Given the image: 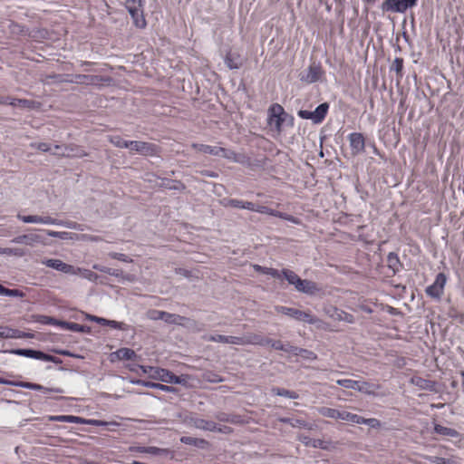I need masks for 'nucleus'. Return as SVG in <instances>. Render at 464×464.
<instances>
[{"mask_svg":"<svg viewBox=\"0 0 464 464\" xmlns=\"http://www.w3.org/2000/svg\"><path fill=\"white\" fill-rule=\"evenodd\" d=\"M286 121L292 126L294 118L286 113L280 104H272L268 109V124L274 127L277 132H281L283 124Z\"/></svg>","mask_w":464,"mask_h":464,"instance_id":"1","label":"nucleus"},{"mask_svg":"<svg viewBox=\"0 0 464 464\" xmlns=\"http://www.w3.org/2000/svg\"><path fill=\"white\" fill-rule=\"evenodd\" d=\"M146 0H126L125 7L128 10L133 24L138 28H145L147 25L144 17V5Z\"/></svg>","mask_w":464,"mask_h":464,"instance_id":"2","label":"nucleus"},{"mask_svg":"<svg viewBox=\"0 0 464 464\" xmlns=\"http://www.w3.org/2000/svg\"><path fill=\"white\" fill-rule=\"evenodd\" d=\"M418 0H383L381 9L386 13L404 14L417 5Z\"/></svg>","mask_w":464,"mask_h":464,"instance_id":"3","label":"nucleus"},{"mask_svg":"<svg viewBox=\"0 0 464 464\" xmlns=\"http://www.w3.org/2000/svg\"><path fill=\"white\" fill-rule=\"evenodd\" d=\"M52 154L65 158H82L88 155L81 146L76 144L55 145Z\"/></svg>","mask_w":464,"mask_h":464,"instance_id":"4","label":"nucleus"},{"mask_svg":"<svg viewBox=\"0 0 464 464\" xmlns=\"http://www.w3.org/2000/svg\"><path fill=\"white\" fill-rule=\"evenodd\" d=\"M10 353L44 362H52L55 364H60L63 362L59 357L33 349H14L10 351Z\"/></svg>","mask_w":464,"mask_h":464,"instance_id":"5","label":"nucleus"},{"mask_svg":"<svg viewBox=\"0 0 464 464\" xmlns=\"http://www.w3.org/2000/svg\"><path fill=\"white\" fill-rule=\"evenodd\" d=\"M221 150L222 151H220L219 157H222L232 162L238 163L248 168L260 165L258 161L254 162L251 158L245 153L236 152L235 150L223 147H221Z\"/></svg>","mask_w":464,"mask_h":464,"instance_id":"6","label":"nucleus"},{"mask_svg":"<svg viewBox=\"0 0 464 464\" xmlns=\"http://www.w3.org/2000/svg\"><path fill=\"white\" fill-rule=\"evenodd\" d=\"M276 311L277 313L292 317L297 321L304 322L310 324H314L317 322L316 318L314 317L310 313L295 308L277 305L276 306Z\"/></svg>","mask_w":464,"mask_h":464,"instance_id":"7","label":"nucleus"},{"mask_svg":"<svg viewBox=\"0 0 464 464\" xmlns=\"http://www.w3.org/2000/svg\"><path fill=\"white\" fill-rule=\"evenodd\" d=\"M447 281V276L444 273H439L436 276L434 282L426 287V295L434 300L440 301L444 294V288Z\"/></svg>","mask_w":464,"mask_h":464,"instance_id":"8","label":"nucleus"},{"mask_svg":"<svg viewBox=\"0 0 464 464\" xmlns=\"http://www.w3.org/2000/svg\"><path fill=\"white\" fill-rule=\"evenodd\" d=\"M52 421L68 422V423H93L97 426L113 425L118 426L116 422H106L102 420H86L81 417L73 415H53L49 417Z\"/></svg>","mask_w":464,"mask_h":464,"instance_id":"9","label":"nucleus"},{"mask_svg":"<svg viewBox=\"0 0 464 464\" xmlns=\"http://www.w3.org/2000/svg\"><path fill=\"white\" fill-rule=\"evenodd\" d=\"M129 150L130 152H138L143 156H153L158 152V147L155 144L140 140H130Z\"/></svg>","mask_w":464,"mask_h":464,"instance_id":"10","label":"nucleus"},{"mask_svg":"<svg viewBox=\"0 0 464 464\" xmlns=\"http://www.w3.org/2000/svg\"><path fill=\"white\" fill-rule=\"evenodd\" d=\"M70 82L78 84L101 86L103 82L110 83L111 82V78L99 75L76 74Z\"/></svg>","mask_w":464,"mask_h":464,"instance_id":"11","label":"nucleus"},{"mask_svg":"<svg viewBox=\"0 0 464 464\" xmlns=\"http://www.w3.org/2000/svg\"><path fill=\"white\" fill-rule=\"evenodd\" d=\"M42 264L64 274L76 275L82 271L81 268H75L73 266L66 264L60 259H44Z\"/></svg>","mask_w":464,"mask_h":464,"instance_id":"12","label":"nucleus"},{"mask_svg":"<svg viewBox=\"0 0 464 464\" xmlns=\"http://www.w3.org/2000/svg\"><path fill=\"white\" fill-rule=\"evenodd\" d=\"M17 218L24 223L30 224H44V225H62L63 220L53 218L50 216H37V215H17Z\"/></svg>","mask_w":464,"mask_h":464,"instance_id":"13","label":"nucleus"},{"mask_svg":"<svg viewBox=\"0 0 464 464\" xmlns=\"http://www.w3.org/2000/svg\"><path fill=\"white\" fill-rule=\"evenodd\" d=\"M272 348L275 350L283 351V352L292 353L295 355H303L306 358H310L314 354L313 352H311V351H308L304 348H299V347L291 345L289 343H284L279 340H276L275 342H273Z\"/></svg>","mask_w":464,"mask_h":464,"instance_id":"14","label":"nucleus"},{"mask_svg":"<svg viewBox=\"0 0 464 464\" xmlns=\"http://www.w3.org/2000/svg\"><path fill=\"white\" fill-rule=\"evenodd\" d=\"M324 72L319 63H313L306 71L300 74V80L306 83H314L320 80Z\"/></svg>","mask_w":464,"mask_h":464,"instance_id":"15","label":"nucleus"},{"mask_svg":"<svg viewBox=\"0 0 464 464\" xmlns=\"http://www.w3.org/2000/svg\"><path fill=\"white\" fill-rule=\"evenodd\" d=\"M49 321L55 325L61 326L63 329L69 330L75 333H91V327L84 324H80L73 322L58 321L53 318H49Z\"/></svg>","mask_w":464,"mask_h":464,"instance_id":"16","label":"nucleus"},{"mask_svg":"<svg viewBox=\"0 0 464 464\" xmlns=\"http://www.w3.org/2000/svg\"><path fill=\"white\" fill-rule=\"evenodd\" d=\"M348 140L353 154L357 155L364 151L365 140L362 133L353 132L349 134Z\"/></svg>","mask_w":464,"mask_h":464,"instance_id":"17","label":"nucleus"},{"mask_svg":"<svg viewBox=\"0 0 464 464\" xmlns=\"http://www.w3.org/2000/svg\"><path fill=\"white\" fill-rule=\"evenodd\" d=\"M44 241V238L42 236L34 233L21 235L12 239L13 243L24 244L30 246H33L37 243H43Z\"/></svg>","mask_w":464,"mask_h":464,"instance_id":"18","label":"nucleus"},{"mask_svg":"<svg viewBox=\"0 0 464 464\" xmlns=\"http://www.w3.org/2000/svg\"><path fill=\"white\" fill-rule=\"evenodd\" d=\"M129 452H139V453H146L150 455H167L169 451L167 449H160L154 446H130L128 449Z\"/></svg>","mask_w":464,"mask_h":464,"instance_id":"19","label":"nucleus"},{"mask_svg":"<svg viewBox=\"0 0 464 464\" xmlns=\"http://www.w3.org/2000/svg\"><path fill=\"white\" fill-rule=\"evenodd\" d=\"M295 288L296 291L300 293H304L310 295H314L318 291V287L314 282L302 278L296 281Z\"/></svg>","mask_w":464,"mask_h":464,"instance_id":"20","label":"nucleus"},{"mask_svg":"<svg viewBox=\"0 0 464 464\" xmlns=\"http://www.w3.org/2000/svg\"><path fill=\"white\" fill-rule=\"evenodd\" d=\"M260 210V213L261 214H267V215H270V216H273V217H276V218H282V219H285V220H287L293 224H300V220L299 218L292 216V215H289L287 213H285V212H280L278 210H276V209H272L266 206H263V208L262 209H259Z\"/></svg>","mask_w":464,"mask_h":464,"instance_id":"21","label":"nucleus"},{"mask_svg":"<svg viewBox=\"0 0 464 464\" xmlns=\"http://www.w3.org/2000/svg\"><path fill=\"white\" fill-rule=\"evenodd\" d=\"M411 383L419 387L421 390L430 392L436 391V382L434 381L424 379L420 376L411 377Z\"/></svg>","mask_w":464,"mask_h":464,"instance_id":"22","label":"nucleus"},{"mask_svg":"<svg viewBox=\"0 0 464 464\" xmlns=\"http://www.w3.org/2000/svg\"><path fill=\"white\" fill-rule=\"evenodd\" d=\"M190 423L193 427L202 430L212 431L217 429V423L213 420H208L201 418H191Z\"/></svg>","mask_w":464,"mask_h":464,"instance_id":"23","label":"nucleus"},{"mask_svg":"<svg viewBox=\"0 0 464 464\" xmlns=\"http://www.w3.org/2000/svg\"><path fill=\"white\" fill-rule=\"evenodd\" d=\"M24 333L18 329H13L6 325H0V338L21 339L24 338Z\"/></svg>","mask_w":464,"mask_h":464,"instance_id":"24","label":"nucleus"},{"mask_svg":"<svg viewBox=\"0 0 464 464\" xmlns=\"http://www.w3.org/2000/svg\"><path fill=\"white\" fill-rule=\"evenodd\" d=\"M131 382L135 383V384H141L145 387L157 389V390L166 392H176V388H174L172 386L165 385L162 383H159V382H146V381H142V380L132 381Z\"/></svg>","mask_w":464,"mask_h":464,"instance_id":"25","label":"nucleus"},{"mask_svg":"<svg viewBox=\"0 0 464 464\" xmlns=\"http://www.w3.org/2000/svg\"><path fill=\"white\" fill-rule=\"evenodd\" d=\"M16 387H22L26 388L30 390H36V391H43L44 392H56V393H63V390L61 388H45L40 384L33 383V382H18L16 384Z\"/></svg>","mask_w":464,"mask_h":464,"instance_id":"26","label":"nucleus"},{"mask_svg":"<svg viewBox=\"0 0 464 464\" xmlns=\"http://www.w3.org/2000/svg\"><path fill=\"white\" fill-rule=\"evenodd\" d=\"M10 105L13 107H22L29 110H34L40 108L41 103L34 100L14 98L12 100V102H10Z\"/></svg>","mask_w":464,"mask_h":464,"instance_id":"27","label":"nucleus"},{"mask_svg":"<svg viewBox=\"0 0 464 464\" xmlns=\"http://www.w3.org/2000/svg\"><path fill=\"white\" fill-rule=\"evenodd\" d=\"M381 385L378 383L369 382H360L358 392L364 393L366 395L376 396V391L381 389Z\"/></svg>","mask_w":464,"mask_h":464,"instance_id":"28","label":"nucleus"},{"mask_svg":"<svg viewBox=\"0 0 464 464\" xmlns=\"http://www.w3.org/2000/svg\"><path fill=\"white\" fill-rule=\"evenodd\" d=\"M329 315L330 317L337 321H343L348 324L355 323V318L352 314H349L337 308H334L333 312L329 314Z\"/></svg>","mask_w":464,"mask_h":464,"instance_id":"29","label":"nucleus"},{"mask_svg":"<svg viewBox=\"0 0 464 464\" xmlns=\"http://www.w3.org/2000/svg\"><path fill=\"white\" fill-rule=\"evenodd\" d=\"M300 440L308 447H313L315 449H322V450H327L328 449V443L323 440L320 439H312L308 436H302L300 438Z\"/></svg>","mask_w":464,"mask_h":464,"instance_id":"30","label":"nucleus"},{"mask_svg":"<svg viewBox=\"0 0 464 464\" xmlns=\"http://www.w3.org/2000/svg\"><path fill=\"white\" fill-rule=\"evenodd\" d=\"M192 148L197 150L198 151H200L204 154H209L213 156H218L220 155L221 147L217 146H210L206 144H198V143H193Z\"/></svg>","mask_w":464,"mask_h":464,"instance_id":"31","label":"nucleus"},{"mask_svg":"<svg viewBox=\"0 0 464 464\" xmlns=\"http://www.w3.org/2000/svg\"><path fill=\"white\" fill-rule=\"evenodd\" d=\"M155 377L166 383H172L175 374L169 370L163 368H155L154 369Z\"/></svg>","mask_w":464,"mask_h":464,"instance_id":"32","label":"nucleus"},{"mask_svg":"<svg viewBox=\"0 0 464 464\" xmlns=\"http://www.w3.org/2000/svg\"><path fill=\"white\" fill-rule=\"evenodd\" d=\"M328 109H329V104L327 102H324V103H321L320 105H318L314 111H313V113H314V123L315 124H318V123H321L327 112H328Z\"/></svg>","mask_w":464,"mask_h":464,"instance_id":"33","label":"nucleus"},{"mask_svg":"<svg viewBox=\"0 0 464 464\" xmlns=\"http://www.w3.org/2000/svg\"><path fill=\"white\" fill-rule=\"evenodd\" d=\"M180 441L184 444L195 446L200 449H205L208 445V441L204 439H198L189 436L181 437Z\"/></svg>","mask_w":464,"mask_h":464,"instance_id":"34","label":"nucleus"},{"mask_svg":"<svg viewBox=\"0 0 464 464\" xmlns=\"http://www.w3.org/2000/svg\"><path fill=\"white\" fill-rule=\"evenodd\" d=\"M434 431L435 433L443 437L457 438L459 435V433L455 429L445 427L440 424H435Z\"/></svg>","mask_w":464,"mask_h":464,"instance_id":"35","label":"nucleus"},{"mask_svg":"<svg viewBox=\"0 0 464 464\" xmlns=\"http://www.w3.org/2000/svg\"><path fill=\"white\" fill-rule=\"evenodd\" d=\"M253 268L256 272H258V273H261L264 275H268L274 278H278V279L281 278L280 271H278L277 269H275L272 267L262 266L260 265H254Z\"/></svg>","mask_w":464,"mask_h":464,"instance_id":"36","label":"nucleus"},{"mask_svg":"<svg viewBox=\"0 0 464 464\" xmlns=\"http://www.w3.org/2000/svg\"><path fill=\"white\" fill-rule=\"evenodd\" d=\"M388 267L392 270L393 274L400 270L401 262L397 254L391 252L387 256Z\"/></svg>","mask_w":464,"mask_h":464,"instance_id":"37","label":"nucleus"},{"mask_svg":"<svg viewBox=\"0 0 464 464\" xmlns=\"http://www.w3.org/2000/svg\"><path fill=\"white\" fill-rule=\"evenodd\" d=\"M317 411L324 417L339 420L341 411L328 408V407H320L317 409Z\"/></svg>","mask_w":464,"mask_h":464,"instance_id":"38","label":"nucleus"},{"mask_svg":"<svg viewBox=\"0 0 464 464\" xmlns=\"http://www.w3.org/2000/svg\"><path fill=\"white\" fill-rule=\"evenodd\" d=\"M279 420H280V422L289 424L294 428L297 427V428L311 429L309 424L305 420H301V419L281 418Z\"/></svg>","mask_w":464,"mask_h":464,"instance_id":"39","label":"nucleus"},{"mask_svg":"<svg viewBox=\"0 0 464 464\" xmlns=\"http://www.w3.org/2000/svg\"><path fill=\"white\" fill-rule=\"evenodd\" d=\"M272 392L277 396L287 397L290 399H298L299 395L297 392L284 388L274 387Z\"/></svg>","mask_w":464,"mask_h":464,"instance_id":"40","label":"nucleus"},{"mask_svg":"<svg viewBox=\"0 0 464 464\" xmlns=\"http://www.w3.org/2000/svg\"><path fill=\"white\" fill-rule=\"evenodd\" d=\"M164 317H163V320L165 323L167 324H182V321H184L186 318L181 316V315H179V314H170V313H168V312H164Z\"/></svg>","mask_w":464,"mask_h":464,"instance_id":"41","label":"nucleus"},{"mask_svg":"<svg viewBox=\"0 0 464 464\" xmlns=\"http://www.w3.org/2000/svg\"><path fill=\"white\" fill-rule=\"evenodd\" d=\"M263 339H264V336L259 334H247L245 335L246 345L252 344V345L262 346Z\"/></svg>","mask_w":464,"mask_h":464,"instance_id":"42","label":"nucleus"},{"mask_svg":"<svg viewBox=\"0 0 464 464\" xmlns=\"http://www.w3.org/2000/svg\"><path fill=\"white\" fill-rule=\"evenodd\" d=\"M225 63L229 69H238L241 66L239 57L230 53L225 57Z\"/></svg>","mask_w":464,"mask_h":464,"instance_id":"43","label":"nucleus"},{"mask_svg":"<svg viewBox=\"0 0 464 464\" xmlns=\"http://www.w3.org/2000/svg\"><path fill=\"white\" fill-rule=\"evenodd\" d=\"M92 268L94 270L108 274L110 276H113L115 277H120L122 276V271H121V270L110 268V267H107V266H104L102 265H98V264L93 265Z\"/></svg>","mask_w":464,"mask_h":464,"instance_id":"44","label":"nucleus"},{"mask_svg":"<svg viewBox=\"0 0 464 464\" xmlns=\"http://www.w3.org/2000/svg\"><path fill=\"white\" fill-rule=\"evenodd\" d=\"M160 186L173 190H181L185 188V186L180 181L170 179H162Z\"/></svg>","mask_w":464,"mask_h":464,"instance_id":"45","label":"nucleus"},{"mask_svg":"<svg viewBox=\"0 0 464 464\" xmlns=\"http://www.w3.org/2000/svg\"><path fill=\"white\" fill-rule=\"evenodd\" d=\"M360 418H361L360 415H357V414H354V413H352V412H349L346 411H341L339 420L359 424Z\"/></svg>","mask_w":464,"mask_h":464,"instance_id":"46","label":"nucleus"},{"mask_svg":"<svg viewBox=\"0 0 464 464\" xmlns=\"http://www.w3.org/2000/svg\"><path fill=\"white\" fill-rule=\"evenodd\" d=\"M281 276H283L290 285L294 286L296 285V281L300 279V277L290 269H283L281 272Z\"/></svg>","mask_w":464,"mask_h":464,"instance_id":"47","label":"nucleus"},{"mask_svg":"<svg viewBox=\"0 0 464 464\" xmlns=\"http://www.w3.org/2000/svg\"><path fill=\"white\" fill-rule=\"evenodd\" d=\"M336 383L346 389H353L358 391L360 381H354L351 379H340L336 381Z\"/></svg>","mask_w":464,"mask_h":464,"instance_id":"48","label":"nucleus"},{"mask_svg":"<svg viewBox=\"0 0 464 464\" xmlns=\"http://www.w3.org/2000/svg\"><path fill=\"white\" fill-rule=\"evenodd\" d=\"M109 140L111 144H113L117 148L121 149H129V142L130 140H125L119 135L111 136L109 138Z\"/></svg>","mask_w":464,"mask_h":464,"instance_id":"49","label":"nucleus"},{"mask_svg":"<svg viewBox=\"0 0 464 464\" xmlns=\"http://www.w3.org/2000/svg\"><path fill=\"white\" fill-rule=\"evenodd\" d=\"M25 254H26V251L20 247H14V248L3 247V251H2V255L14 256H19V257L25 256Z\"/></svg>","mask_w":464,"mask_h":464,"instance_id":"50","label":"nucleus"},{"mask_svg":"<svg viewBox=\"0 0 464 464\" xmlns=\"http://www.w3.org/2000/svg\"><path fill=\"white\" fill-rule=\"evenodd\" d=\"M402 70H403V59L401 57H396L391 65V71H394L397 74V77L401 78L402 77Z\"/></svg>","mask_w":464,"mask_h":464,"instance_id":"51","label":"nucleus"},{"mask_svg":"<svg viewBox=\"0 0 464 464\" xmlns=\"http://www.w3.org/2000/svg\"><path fill=\"white\" fill-rule=\"evenodd\" d=\"M118 357L123 360H132L136 353L130 348H121L117 352Z\"/></svg>","mask_w":464,"mask_h":464,"instance_id":"52","label":"nucleus"},{"mask_svg":"<svg viewBox=\"0 0 464 464\" xmlns=\"http://www.w3.org/2000/svg\"><path fill=\"white\" fill-rule=\"evenodd\" d=\"M46 234L49 237H56V238L63 239V240L72 238V237H70V233L65 232V231L46 230Z\"/></svg>","mask_w":464,"mask_h":464,"instance_id":"53","label":"nucleus"},{"mask_svg":"<svg viewBox=\"0 0 464 464\" xmlns=\"http://www.w3.org/2000/svg\"><path fill=\"white\" fill-rule=\"evenodd\" d=\"M204 379L207 382H213V383H218V382H223V378L221 376H219L218 374L213 372H205L204 373Z\"/></svg>","mask_w":464,"mask_h":464,"instance_id":"54","label":"nucleus"},{"mask_svg":"<svg viewBox=\"0 0 464 464\" xmlns=\"http://www.w3.org/2000/svg\"><path fill=\"white\" fill-rule=\"evenodd\" d=\"M359 424H366L371 428H379L381 426V422L379 420L375 418L365 419L362 416L360 418Z\"/></svg>","mask_w":464,"mask_h":464,"instance_id":"55","label":"nucleus"},{"mask_svg":"<svg viewBox=\"0 0 464 464\" xmlns=\"http://www.w3.org/2000/svg\"><path fill=\"white\" fill-rule=\"evenodd\" d=\"M2 295L12 296V297H24V294L19 289H9L5 287Z\"/></svg>","mask_w":464,"mask_h":464,"instance_id":"56","label":"nucleus"},{"mask_svg":"<svg viewBox=\"0 0 464 464\" xmlns=\"http://www.w3.org/2000/svg\"><path fill=\"white\" fill-rule=\"evenodd\" d=\"M204 338H205V340L209 341V342L222 343H227V335H223V334L208 335Z\"/></svg>","mask_w":464,"mask_h":464,"instance_id":"57","label":"nucleus"},{"mask_svg":"<svg viewBox=\"0 0 464 464\" xmlns=\"http://www.w3.org/2000/svg\"><path fill=\"white\" fill-rule=\"evenodd\" d=\"M227 343L246 345L245 335L244 336H227Z\"/></svg>","mask_w":464,"mask_h":464,"instance_id":"58","label":"nucleus"},{"mask_svg":"<svg viewBox=\"0 0 464 464\" xmlns=\"http://www.w3.org/2000/svg\"><path fill=\"white\" fill-rule=\"evenodd\" d=\"M109 256H110V257H111L113 259H117V260H120V261H122V262H127V263L132 262V259L130 258L125 254L117 253V252H111V253H109Z\"/></svg>","mask_w":464,"mask_h":464,"instance_id":"59","label":"nucleus"},{"mask_svg":"<svg viewBox=\"0 0 464 464\" xmlns=\"http://www.w3.org/2000/svg\"><path fill=\"white\" fill-rule=\"evenodd\" d=\"M215 418L219 420V421H223V422H231V423H234L235 422V420H234V417L227 414V413H225V412H218L215 415Z\"/></svg>","mask_w":464,"mask_h":464,"instance_id":"60","label":"nucleus"},{"mask_svg":"<svg viewBox=\"0 0 464 464\" xmlns=\"http://www.w3.org/2000/svg\"><path fill=\"white\" fill-rule=\"evenodd\" d=\"M262 208H263L262 205H256V204H255L253 202L244 201L243 209H247V210H250V211L260 213L259 209H262Z\"/></svg>","mask_w":464,"mask_h":464,"instance_id":"61","label":"nucleus"},{"mask_svg":"<svg viewBox=\"0 0 464 464\" xmlns=\"http://www.w3.org/2000/svg\"><path fill=\"white\" fill-rule=\"evenodd\" d=\"M429 461L433 464H451L450 459L438 456H430L428 458Z\"/></svg>","mask_w":464,"mask_h":464,"instance_id":"62","label":"nucleus"},{"mask_svg":"<svg viewBox=\"0 0 464 464\" xmlns=\"http://www.w3.org/2000/svg\"><path fill=\"white\" fill-rule=\"evenodd\" d=\"M105 325H108L113 329H118V330H125L126 329L124 323L114 321V320L107 319Z\"/></svg>","mask_w":464,"mask_h":464,"instance_id":"63","label":"nucleus"},{"mask_svg":"<svg viewBox=\"0 0 464 464\" xmlns=\"http://www.w3.org/2000/svg\"><path fill=\"white\" fill-rule=\"evenodd\" d=\"M297 114L301 119L311 120L314 123V117L313 116L314 115L313 111H306V110H300Z\"/></svg>","mask_w":464,"mask_h":464,"instance_id":"64","label":"nucleus"}]
</instances>
